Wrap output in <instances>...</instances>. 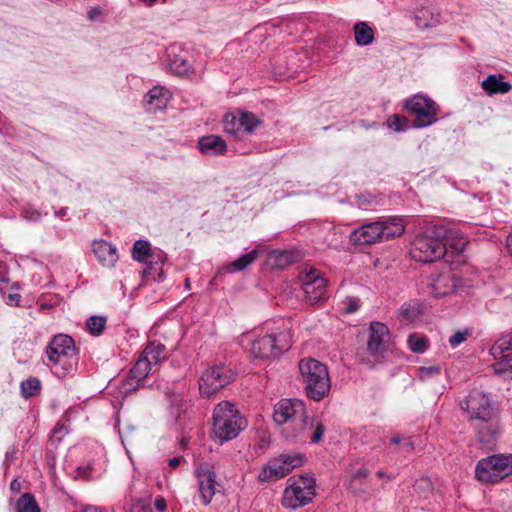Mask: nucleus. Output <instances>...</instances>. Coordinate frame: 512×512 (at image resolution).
I'll return each mask as SVG.
<instances>
[{
    "instance_id": "f3484780",
    "label": "nucleus",
    "mask_w": 512,
    "mask_h": 512,
    "mask_svg": "<svg viewBox=\"0 0 512 512\" xmlns=\"http://www.w3.org/2000/svg\"><path fill=\"white\" fill-rule=\"evenodd\" d=\"M92 250L99 263L104 267H113L119 259L117 248L105 240L94 241Z\"/></svg>"
},
{
    "instance_id": "4468645a",
    "label": "nucleus",
    "mask_w": 512,
    "mask_h": 512,
    "mask_svg": "<svg viewBox=\"0 0 512 512\" xmlns=\"http://www.w3.org/2000/svg\"><path fill=\"white\" fill-rule=\"evenodd\" d=\"M392 339L388 327L381 322H372L367 339V350L372 355H382L391 348Z\"/></svg>"
},
{
    "instance_id": "393cba45",
    "label": "nucleus",
    "mask_w": 512,
    "mask_h": 512,
    "mask_svg": "<svg viewBox=\"0 0 512 512\" xmlns=\"http://www.w3.org/2000/svg\"><path fill=\"white\" fill-rule=\"evenodd\" d=\"M277 463L284 469H287V475L295 468L302 466L305 462V456L301 453H284L275 458Z\"/></svg>"
},
{
    "instance_id": "c85d7f7f",
    "label": "nucleus",
    "mask_w": 512,
    "mask_h": 512,
    "mask_svg": "<svg viewBox=\"0 0 512 512\" xmlns=\"http://www.w3.org/2000/svg\"><path fill=\"white\" fill-rule=\"evenodd\" d=\"M414 19L416 26L421 30L429 29L437 25V19L434 14L425 8L418 9Z\"/></svg>"
},
{
    "instance_id": "aec40b11",
    "label": "nucleus",
    "mask_w": 512,
    "mask_h": 512,
    "mask_svg": "<svg viewBox=\"0 0 512 512\" xmlns=\"http://www.w3.org/2000/svg\"><path fill=\"white\" fill-rule=\"evenodd\" d=\"M481 87L488 95L506 94L511 90L510 83L504 81L502 74L489 75L483 80Z\"/></svg>"
},
{
    "instance_id": "9d476101",
    "label": "nucleus",
    "mask_w": 512,
    "mask_h": 512,
    "mask_svg": "<svg viewBox=\"0 0 512 512\" xmlns=\"http://www.w3.org/2000/svg\"><path fill=\"white\" fill-rule=\"evenodd\" d=\"M233 380L231 370L224 366H215L207 369L199 381V390L202 396L211 397Z\"/></svg>"
},
{
    "instance_id": "39448f33",
    "label": "nucleus",
    "mask_w": 512,
    "mask_h": 512,
    "mask_svg": "<svg viewBox=\"0 0 512 512\" xmlns=\"http://www.w3.org/2000/svg\"><path fill=\"white\" fill-rule=\"evenodd\" d=\"M316 495V479L310 474L292 476L287 480L283 493L282 504L288 509L305 506Z\"/></svg>"
},
{
    "instance_id": "c756f323",
    "label": "nucleus",
    "mask_w": 512,
    "mask_h": 512,
    "mask_svg": "<svg viewBox=\"0 0 512 512\" xmlns=\"http://www.w3.org/2000/svg\"><path fill=\"white\" fill-rule=\"evenodd\" d=\"M267 263L272 268L282 269L292 263V255L285 251H272L268 254Z\"/></svg>"
},
{
    "instance_id": "e2e57ef3",
    "label": "nucleus",
    "mask_w": 512,
    "mask_h": 512,
    "mask_svg": "<svg viewBox=\"0 0 512 512\" xmlns=\"http://www.w3.org/2000/svg\"><path fill=\"white\" fill-rule=\"evenodd\" d=\"M150 4L155 2L156 0H147Z\"/></svg>"
},
{
    "instance_id": "c9c22d12",
    "label": "nucleus",
    "mask_w": 512,
    "mask_h": 512,
    "mask_svg": "<svg viewBox=\"0 0 512 512\" xmlns=\"http://www.w3.org/2000/svg\"><path fill=\"white\" fill-rule=\"evenodd\" d=\"M223 128L228 134L237 135L240 132L238 114H227L223 120Z\"/></svg>"
},
{
    "instance_id": "a18cd8bd",
    "label": "nucleus",
    "mask_w": 512,
    "mask_h": 512,
    "mask_svg": "<svg viewBox=\"0 0 512 512\" xmlns=\"http://www.w3.org/2000/svg\"><path fill=\"white\" fill-rule=\"evenodd\" d=\"M478 436L482 443H490L494 439L495 429L488 427L486 432L479 430Z\"/></svg>"
},
{
    "instance_id": "f03ea898",
    "label": "nucleus",
    "mask_w": 512,
    "mask_h": 512,
    "mask_svg": "<svg viewBox=\"0 0 512 512\" xmlns=\"http://www.w3.org/2000/svg\"><path fill=\"white\" fill-rule=\"evenodd\" d=\"M241 343L255 358L262 360L274 359L288 351L293 344V333L285 329L278 334L254 336L246 334L242 336Z\"/></svg>"
},
{
    "instance_id": "a19ab883",
    "label": "nucleus",
    "mask_w": 512,
    "mask_h": 512,
    "mask_svg": "<svg viewBox=\"0 0 512 512\" xmlns=\"http://www.w3.org/2000/svg\"><path fill=\"white\" fill-rule=\"evenodd\" d=\"M420 314V310L415 305L403 306L400 310V316L402 321L412 322L414 321Z\"/></svg>"
},
{
    "instance_id": "052dcab7",
    "label": "nucleus",
    "mask_w": 512,
    "mask_h": 512,
    "mask_svg": "<svg viewBox=\"0 0 512 512\" xmlns=\"http://www.w3.org/2000/svg\"><path fill=\"white\" fill-rule=\"evenodd\" d=\"M377 476H378L379 478H383V477L385 476V473H384L382 470H379V471L377 472Z\"/></svg>"
},
{
    "instance_id": "bb28decb",
    "label": "nucleus",
    "mask_w": 512,
    "mask_h": 512,
    "mask_svg": "<svg viewBox=\"0 0 512 512\" xmlns=\"http://www.w3.org/2000/svg\"><path fill=\"white\" fill-rule=\"evenodd\" d=\"M141 356L148 360L153 366H156L166 358L165 347L160 343L152 342L144 349Z\"/></svg>"
},
{
    "instance_id": "72a5a7b5",
    "label": "nucleus",
    "mask_w": 512,
    "mask_h": 512,
    "mask_svg": "<svg viewBox=\"0 0 512 512\" xmlns=\"http://www.w3.org/2000/svg\"><path fill=\"white\" fill-rule=\"evenodd\" d=\"M16 512H40L34 496L29 493L22 494L16 502Z\"/></svg>"
},
{
    "instance_id": "a211bd4d",
    "label": "nucleus",
    "mask_w": 512,
    "mask_h": 512,
    "mask_svg": "<svg viewBox=\"0 0 512 512\" xmlns=\"http://www.w3.org/2000/svg\"><path fill=\"white\" fill-rule=\"evenodd\" d=\"M199 149L202 153L222 155L227 151L225 141L218 135H207L199 139Z\"/></svg>"
},
{
    "instance_id": "dca6fc26",
    "label": "nucleus",
    "mask_w": 512,
    "mask_h": 512,
    "mask_svg": "<svg viewBox=\"0 0 512 512\" xmlns=\"http://www.w3.org/2000/svg\"><path fill=\"white\" fill-rule=\"evenodd\" d=\"M380 222H372L355 229L350 236L352 242L357 244H374L382 242Z\"/></svg>"
},
{
    "instance_id": "7ed1b4c3",
    "label": "nucleus",
    "mask_w": 512,
    "mask_h": 512,
    "mask_svg": "<svg viewBox=\"0 0 512 512\" xmlns=\"http://www.w3.org/2000/svg\"><path fill=\"white\" fill-rule=\"evenodd\" d=\"M246 427V421L236 406L229 401H222L213 411V435L222 444L229 441Z\"/></svg>"
},
{
    "instance_id": "f8f14e48",
    "label": "nucleus",
    "mask_w": 512,
    "mask_h": 512,
    "mask_svg": "<svg viewBox=\"0 0 512 512\" xmlns=\"http://www.w3.org/2000/svg\"><path fill=\"white\" fill-rule=\"evenodd\" d=\"M462 409L467 411L472 420L489 422L493 416L489 397L478 390L472 391L462 403Z\"/></svg>"
},
{
    "instance_id": "20e7f679",
    "label": "nucleus",
    "mask_w": 512,
    "mask_h": 512,
    "mask_svg": "<svg viewBox=\"0 0 512 512\" xmlns=\"http://www.w3.org/2000/svg\"><path fill=\"white\" fill-rule=\"evenodd\" d=\"M299 371L311 399L320 401L328 395L331 382L328 369L323 363L312 358L302 359L299 362Z\"/></svg>"
},
{
    "instance_id": "603ef678",
    "label": "nucleus",
    "mask_w": 512,
    "mask_h": 512,
    "mask_svg": "<svg viewBox=\"0 0 512 512\" xmlns=\"http://www.w3.org/2000/svg\"><path fill=\"white\" fill-rule=\"evenodd\" d=\"M507 462V476L512 475V454L505 455Z\"/></svg>"
},
{
    "instance_id": "5fc2aeb1",
    "label": "nucleus",
    "mask_w": 512,
    "mask_h": 512,
    "mask_svg": "<svg viewBox=\"0 0 512 512\" xmlns=\"http://www.w3.org/2000/svg\"><path fill=\"white\" fill-rule=\"evenodd\" d=\"M8 300H9L10 302H15V303L17 304V303L19 302V300H20V295H19V294H17V293L9 294V296H8Z\"/></svg>"
},
{
    "instance_id": "2f4dec72",
    "label": "nucleus",
    "mask_w": 512,
    "mask_h": 512,
    "mask_svg": "<svg viewBox=\"0 0 512 512\" xmlns=\"http://www.w3.org/2000/svg\"><path fill=\"white\" fill-rule=\"evenodd\" d=\"M153 367L154 366L148 360L140 356L130 370L131 377L137 382H140L149 375Z\"/></svg>"
},
{
    "instance_id": "13d9d810",
    "label": "nucleus",
    "mask_w": 512,
    "mask_h": 512,
    "mask_svg": "<svg viewBox=\"0 0 512 512\" xmlns=\"http://www.w3.org/2000/svg\"><path fill=\"white\" fill-rule=\"evenodd\" d=\"M82 512H102L100 509L96 507H86Z\"/></svg>"
},
{
    "instance_id": "6e6d98bb",
    "label": "nucleus",
    "mask_w": 512,
    "mask_h": 512,
    "mask_svg": "<svg viewBox=\"0 0 512 512\" xmlns=\"http://www.w3.org/2000/svg\"><path fill=\"white\" fill-rule=\"evenodd\" d=\"M506 245L509 253L512 255V234L507 237Z\"/></svg>"
},
{
    "instance_id": "423d86ee",
    "label": "nucleus",
    "mask_w": 512,
    "mask_h": 512,
    "mask_svg": "<svg viewBox=\"0 0 512 512\" xmlns=\"http://www.w3.org/2000/svg\"><path fill=\"white\" fill-rule=\"evenodd\" d=\"M48 359L56 366L69 371L77 362L74 340L65 334L56 335L46 350Z\"/></svg>"
},
{
    "instance_id": "de8ad7c7",
    "label": "nucleus",
    "mask_w": 512,
    "mask_h": 512,
    "mask_svg": "<svg viewBox=\"0 0 512 512\" xmlns=\"http://www.w3.org/2000/svg\"><path fill=\"white\" fill-rule=\"evenodd\" d=\"M155 508L158 512H165L167 508L166 500L163 497H157L155 500Z\"/></svg>"
},
{
    "instance_id": "09e8293b",
    "label": "nucleus",
    "mask_w": 512,
    "mask_h": 512,
    "mask_svg": "<svg viewBox=\"0 0 512 512\" xmlns=\"http://www.w3.org/2000/svg\"><path fill=\"white\" fill-rule=\"evenodd\" d=\"M367 476V470L365 468H359L357 469L353 474H352V478L353 479H357V478H365Z\"/></svg>"
},
{
    "instance_id": "4d7b16f0",
    "label": "nucleus",
    "mask_w": 512,
    "mask_h": 512,
    "mask_svg": "<svg viewBox=\"0 0 512 512\" xmlns=\"http://www.w3.org/2000/svg\"><path fill=\"white\" fill-rule=\"evenodd\" d=\"M180 463V458H172L169 460V466H171L172 468H175L179 465Z\"/></svg>"
},
{
    "instance_id": "a878e982",
    "label": "nucleus",
    "mask_w": 512,
    "mask_h": 512,
    "mask_svg": "<svg viewBox=\"0 0 512 512\" xmlns=\"http://www.w3.org/2000/svg\"><path fill=\"white\" fill-rule=\"evenodd\" d=\"M491 355L497 360L495 364H493V370L496 374L504 375L507 372L512 373V358L510 357V353H512V348L505 349L500 355L495 356L492 352V348L490 349Z\"/></svg>"
},
{
    "instance_id": "58836bf2",
    "label": "nucleus",
    "mask_w": 512,
    "mask_h": 512,
    "mask_svg": "<svg viewBox=\"0 0 512 512\" xmlns=\"http://www.w3.org/2000/svg\"><path fill=\"white\" fill-rule=\"evenodd\" d=\"M40 388V381L37 378H29L21 383V392L25 397L36 394Z\"/></svg>"
},
{
    "instance_id": "8fccbe9b",
    "label": "nucleus",
    "mask_w": 512,
    "mask_h": 512,
    "mask_svg": "<svg viewBox=\"0 0 512 512\" xmlns=\"http://www.w3.org/2000/svg\"><path fill=\"white\" fill-rule=\"evenodd\" d=\"M358 309V302L356 300H350L349 305L346 308L347 312L352 313Z\"/></svg>"
},
{
    "instance_id": "864d4df0",
    "label": "nucleus",
    "mask_w": 512,
    "mask_h": 512,
    "mask_svg": "<svg viewBox=\"0 0 512 512\" xmlns=\"http://www.w3.org/2000/svg\"><path fill=\"white\" fill-rule=\"evenodd\" d=\"M10 489L16 492L20 491L21 483L17 479H14L10 484Z\"/></svg>"
},
{
    "instance_id": "412c9836",
    "label": "nucleus",
    "mask_w": 512,
    "mask_h": 512,
    "mask_svg": "<svg viewBox=\"0 0 512 512\" xmlns=\"http://www.w3.org/2000/svg\"><path fill=\"white\" fill-rule=\"evenodd\" d=\"M170 99L171 93L168 89L163 87H154L148 92L146 96V103L151 110L156 111L164 109Z\"/></svg>"
},
{
    "instance_id": "cd10ccee",
    "label": "nucleus",
    "mask_w": 512,
    "mask_h": 512,
    "mask_svg": "<svg viewBox=\"0 0 512 512\" xmlns=\"http://www.w3.org/2000/svg\"><path fill=\"white\" fill-rule=\"evenodd\" d=\"M170 69L173 73L180 76H189L193 72L192 64L185 55H174L169 62Z\"/></svg>"
},
{
    "instance_id": "f704fd0d",
    "label": "nucleus",
    "mask_w": 512,
    "mask_h": 512,
    "mask_svg": "<svg viewBox=\"0 0 512 512\" xmlns=\"http://www.w3.org/2000/svg\"><path fill=\"white\" fill-rule=\"evenodd\" d=\"M151 256V247L149 242L144 240H138L135 242L132 248V257L138 262H147Z\"/></svg>"
},
{
    "instance_id": "ea45409f",
    "label": "nucleus",
    "mask_w": 512,
    "mask_h": 512,
    "mask_svg": "<svg viewBox=\"0 0 512 512\" xmlns=\"http://www.w3.org/2000/svg\"><path fill=\"white\" fill-rule=\"evenodd\" d=\"M409 348L416 353H422L427 348V340L418 335H411L408 338Z\"/></svg>"
},
{
    "instance_id": "6e6552de",
    "label": "nucleus",
    "mask_w": 512,
    "mask_h": 512,
    "mask_svg": "<svg viewBox=\"0 0 512 512\" xmlns=\"http://www.w3.org/2000/svg\"><path fill=\"white\" fill-rule=\"evenodd\" d=\"M410 253L416 261L433 262L445 254V245L439 238L422 234L415 237Z\"/></svg>"
},
{
    "instance_id": "3c124183",
    "label": "nucleus",
    "mask_w": 512,
    "mask_h": 512,
    "mask_svg": "<svg viewBox=\"0 0 512 512\" xmlns=\"http://www.w3.org/2000/svg\"><path fill=\"white\" fill-rule=\"evenodd\" d=\"M8 282H9V280L6 277H4V276L0 277V292H3L7 289Z\"/></svg>"
},
{
    "instance_id": "37998d69",
    "label": "nucleus",
    "mask_w": 512,
    "mask_h": 512,
    "mask_svg": "<svg viewBox=\"0 0 512 512\" xmlns=\"http://www.w3.org/2000/svg\"><path fill=\"white\" fill-rule=\"evenodd\" d=\"M388 126L395 131H402L407 126V119L403 116L394 114L388 119Z\"/></svg>"
},
{
    "instance_id": "680f3d73",
    "label": "nucleus",
    "mask_w": 512,
    "mask_h": 512,
    "mask_svg": "<svg viewBox=\"0 0 512 512\" xmlns=\"http://www.w3.org/2000/svg\"><path fill=\"white\" fill-rule=\"evenodd\" d=\"M406 446H407L408 448H410V449H412V448H413L412 443H410V442L406 443Z\"/></svg>"
},
{
    "instance_id": "7c9ffc66",
    "label": "nucleus",
    "mask_w": 512,
    "mask_h": 512,
    "mask_svg": "<svg viewBox=\"0 0 512 512\" xmlns=\"http://www.w3.org/2000/svg\"><path fill=\"white\" fill-rule=\"evenodd\" d=\"M259 256V251L257 249L252 250L251 252L239 257L235 261L231 262L227 266V270L229 272H237L246 269L250 264H252Z\"/></svg>"
},
{
    "instance_id": "ddd939ff",
    "label": "nucleus",
    "mask_w": 512,
    "mask_h": 512,
    "mask_svg": "<svg viewBox=\"0 0 512 512\" xmlns=\"http://www.w3.org/2000/svg\"><path fill=\"white\" fill-rule=\"evenodd\" d=\"M303 290L307 300L314 304L326 296L327 280L315 268H310L302 275Z\"/></svg>"
},
{
    "instance_id": "9b49d317",
    "label": "nucleus",
    "mask_w": 512,
    "mask_h": 512,
    "mask_svg": "<svg viewBox=\"0 0 512 512\" xmlns=\"http://www.w3.org/2000/svg\"><path fill=\"white\" fill-rule=\"evenodd\" d=\"M195 476L202 503L208 505L220 487L216 480L215 468L208 462L200 463L195 469Z\"/></svg>"
},
{
    "instance_id": "c03bdc74",
    "label": "nucleus",
    "mask_w": 512,
    "mask_h": 512,
    "mask_svg": "<svg viewBox=\"0 0 512 512\" xmlns=\"http://www.w3.org/2000/svg\"><path fill=\"white\" fill-rule=\"evenodd\" d=\"M440 370L438 367H421L419 369V376L421 379L425 380L433 375L439 374Z\"/></svg>"
},
{
    "instance_id": "4be33fe9",
    "label": "nucleus",
    "mask_w": 512,
    "mask_h": 512,
    "mask_svg": "<svg viewBox=\"0 0 512 512\" xmlns=\"http://www.w3.org/2000/svg\"><path fill=\"white\" fill-rule=\"evenodd\" d=\"M287 475V469H284L277 463L275 458L264 465L258 474V479L262 482L276 481Z\"/></svg>"
},
{
    "instance_id": "f257e3e1",
    "label": "nucleus",
    "mask_w": 512,
    "mask_h": 512,
    "mask_svg": "<svg viewBox=\"0 0 512 512\" xmlns=\"http://www.w3.org/2000/svg\"><path fill=\"white\" fill-rule=\"evenodd\" d=\"M274 421L283 425L282 434L290 440L307 437L312 443H319L325 432L320 420H309L304 403L298 399H282L274 408Z\"/></svg>"
},
{
    "instance_id": "5701e85b",
    "label": "nucleus",
    "mask_w": 512,
    "mask_h": 512,
    "mask_svg": "<svg viewBox=\"0 0 512 512\" xmlns=\"http://www.w3.org/2000/svg\"><path fill=\"white\" fill-rule=\"evenodd\" d=\"M445 242V251L450 248L453 252L460 253L464 250L467 240L464 238L463 234L457 230H447L444 234Z\"/></svg>"
},
{
    "instance_id": "6ab92c4d",
    "label": "nucleus",
    "mask_w": 512,
    "mask_h": 512,
    "mask_svg": "<svg viewBox=\"0 0 512 512\" xmlns=\"http://www.w3.org/2000/svg\"><path fill=\"white\" fill-rule=\"evenodd\" d=\"M379 222L381 226V235L383 241H388L395 237H399L405 231V224L401 217L394 216L386 219L385 221Z\"/></svg>"
},
{
    "instance_id": "49530a36",
    "label": "nucleus",
    "mask_w": 512,
    "mask_h": 512,
    "mask_svg": "<svg viewBox=\"0 0 512 512\" xmlns=\"http://www.w3.org/2000/svg\"><path fill=\"white\" fill-rule=\"evenodd\" d=\"M143 276L145 278L151 277L153 280L160 279L161 278L160 268H154V267L146 268L143 271Z\"/></svg>"
},
{
    "instance_id": "79ce46f5",
    "label": "nucleus",
    "mask_w": 512,
    "mask_h": 512,
    "mask_svg": "<svg viewBox=\"0 0 512 512\" xmlns=\"http://www.w3.org/2000/svg\"><path fill=\"white\" fill-rule=\"evenodd\" d=\"M512 348V335L499 339L493 346L492 352L495 356L500 355L505 349Z\"/></svg>"
},
{
    "instance_id": "bf43d9fd",
    "label": "nucleus",
    "mask_w": 512,
    "mask_h": 512,
    "mask_svg": "<svg viewBox=\"0 0 512 512\" xmlns=\"http://www.w3.org/2000/svg\"><path fill=\"white\" fill-rule=\"evenodd\" d=\"M390 441H391V443H392V444L397 445V444H399V443H400L401 439H400V437H399V436H393V437L390 439Z\"/></svg>"
},
{
    "instance_id": "473e14b6",
    "label": "nucleus",
    "mask_w": 512,
    "mask_h": 512,
    "mask_svg": "<svg viewBox=\"0 0 512 512\" xmlns=\"http://www.w3.org/2000/svg\"><path fill=\"white\" fill-rule=\"evenodd\" d=\"M260 124L261 121L254 114L249 112L238 113V125L240 127V131L243 130L245 132L251 133Z\"/></svg>"
},
{
    "instance_id": "2eb2a0df",
    "label": "nucleus",
    "mask_w": 512,
    "mask_h": 512,
    "mask_svg": "<svg viewBox=\"0 0 512 512\" xmlns=\"http://www.w3.org/2000/svg\"><path fill=\"white\" fill-rule=\"evenodd\" d=\"M461 280L452 272L446 271L430 279L428 293L434 297H444L456 292Z\"/></svg>"
},
{
    "instance_id": "4c0bfd02",
    "label": "nucleus",
    "mask_w": 512,
    "mask_h": 512,
    "mask_svg": "<svg viewBox=\"0 0 512 512\" xmlns=\"http://www.w3.org/2000/svg\"><path fill=\"white\" fill-rule=\"evenodd\" d=\"M471 335V330L468 328H463L455 331L448 339V342L452 348L458 347L460 344L465 342L468 337Z\"/></svg>"
},
{
    "instance_id": "1a4fd4ad",
    "label": "nucleus",
    "mask_w": 512,
    "mask_h": 512,
    "mask_svg": "<svg viewBox=\"0 0 512 512\" xmlns=\"http://www.w3.org/2000/svg\"><path fill=\"white\" fill-rule=\"evenodd\" d=\"M505 455H492L478 461L475 477L484 484H494L507 477V462Z\"/></svg>"
},
{
    "instance_id": "b1692460",
    "label": "nucleus",
    "mask_w": 512,
    "mask_h": 512,
    "mask_svg": "<svg viewBox=\"0 0 512 512\" xmlns=\"http://www.w3.org/2000/svg\"><path fill=\"white\" fill-rule=\"evenodd\" d=\"M353 30L358 46H366L374 41V30L366 22H357Z\"/></svg>"
},
{
    "instance_id": "0eeeda50",
    "label": "nucleus",
    "mask_w": 512,
    "mask_h": 512,
    "mask_svg": "<svg viewBox=\"0 0 512 512\" xmlns=\"http://www.w3.org/2000/svg\"><path fill=\"white\" fill-rule=\"evenodd\" d=\"M405 108L415 116L413 126L422 128L437 121L438 108L435 102L423 94H416L408 98Z\"/></svg>"
},
{
    "instance_id": "e433bc0d",
    "label": "nucleus",
    "mask_w": 512,
    "mask_h": 512,
    "mask_svg": "<svg viewBox=\"0 0 512 512\" xmlns=\"http://www.w3.org/2000/svg\"><path fill=\"white\" fill-rule=\"evenodd\" d=\"M105 323L106 318L100 316H92L87 320L86 325L92 334L99 335L103 331Z\"/></svg>"
}]
</instances>
